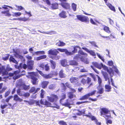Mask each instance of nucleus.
Returning <instances> with one entry per match:
<instances>
[{"instance_id":"nucleus-1","label":"nucleus","mask_w":125,"mask_h":125,"mask_svg":"<svg viewBox=\"0 0 125 125\" xmlns=\"http://www.w3.org/2000/svg\"><path fill=\"white\" fill-rule=\"evenodd\" d=\"M86 77V75L84 74L81 75L79 76V77L80 78L82 77L80 81L81 83L83 85H85L86 84H89L88 87H90L91 86L93 85V83H91L92 80L90 77H88L86 79L84 78Z\"/></svg>"},{"instance_id":"nucleus-2","label":"nucleus","mask_w":125,"mask_h":125,"mask_svg":"<svg viewBox=\"0 0 125 125\" xmlns=\"http://www.w3.org/2000/svg\"><path fill=\"white\" fill-rule=\"evenodd\" d=\"M30 74V76L31 80V82L33 85H36L38 84V81L37 77H38L39 75L38 73L36 72H31L29 73Z\"/></svg>"},{"instance_id":"nucleus-3","label":"nucleus","mask_w":125,"mask_h":125,"mask_svg":"<svg viewBox=\"0 0 125 125\" xmlns=\"http://www.w3.org/2000/svg\"><path fill=\"white\" fill-rule=\"evenodd\" d=\"M59 53V52L56 49L52 50L51 49L48 51V54L54 56H51L50 57L53 60H57L58 57L56 56L57 54Z\"/></svg>"},{"instance_id":"nucleus-4","label":"nucleus","mask_w":125,"mask_h":125,"mask_svg":"<svg viewBox=\"0 0 125 125\" xmlns=\"http://www.w3.org/2000/svg\"><path fill=\"white\" fill-rule=\"evenodd\" d=\"M61 2L60 5L65 10H70L71 6L70 4L66 2L67 0H59Z\"/></svg>"},{"instance_id":"nucleus-5","label":"nucleus","mask_w":125,"mask_h":125,"mask_svg":"<svg viewBox=\"0 0 125 125\" xmlns=\"http://www.w3.org/2000/svg\"><path fill=\"white\" fill-rule=\"evenodd\" d=\"M76 17L78 20L82 22L88 23L89 22V18L88 17L81 15H78Z\"/></svg>"},{"instance_id":"nucleus-6","label":"nucleus","mask_w":125,"mask_h":125,"mask_svg":"<svg viewBox=\"0 0 125 125\" xmlns=\"http://www.w3.org/2000/svg\"><path fill=\"white\" fill-rule=\"evenodd\" d=\"M50 95V96H47V97L48 101L50 102H56L59 99L58 96L56 95L51 94Z\"/></svg>"},{"instance_id":"nucleus-7","label":"nucleus","mask_w":125,"mask_h":125,"mask_svg":"<svg viewBox=\"0 0 125 125\" xmlns=\"http://www.w3.org/2000/svg\"><path fill=\"white\" fill-rule=\"evenodd\" d=\"M74 60L76 61L78 60L79 59L82 61L85 62L87 61V59L85 57L82 56L80 54H77L73 58Z\"/></svg>"},{"instance_id":"nucleus-8","label":"nucleus","mask_w":125,"mask_h":125,"mask_svg":"<svg viewBox=\"0 0 125 125\" xmlns=\"http://www.w3.org/2000/svg\"><path fill=\"white\" fill-rule=\"evenodd\" d=\"M100 113L101 115H102L110 114V111L108 108L103 107L101 108Z\"/></svg>"},{"instance_id":"nucleus-9","label":"nucleus","mask_w":125,"mask_h":125,"mask_svg":"<svg viewBox=\"0 0 125 125\" xmlns=\"http://www.w3.org/2000/svg\"><path fill=\"white\" fill-rule=\"evenodd\" d=\"M78 77H72L70 79V80L71 83H77L76 84H77L78 85L80 86L81 85L80 83H78L79 82H78Z\"/></svg>"},{"instance_id":"nucleus-10","label":"nucleus","mask_w":125,"mask_h":125,"mask_svg":"<svg viewBox=\"0 0 125 125\" xmlns=\"http://www.w3.org/2000/svg\"><path fill=\"white\" fill-rule=\"evenodd\" d=\"M40 90V88H37L36 89L35 86L32 87L29 91L30 93H34L35 94L37 93Z\"/></svg>"},{"instance_id":"nucleus-11","label":"nucleus","mask_w":125,"mask_h":125,"mask_svg":"<svg viewBox=\"0 0 125 125\" xmlns=\"http://www.w3.org/2000/svg\"><path fill=\"white\" fill-rule=\"evenodd\" d=\"M82 49L86 51L89 53L91 55L93 56H94L96 55V54L94 51L92 50H89L87 48L84 47H82Z\"/></svg>"},{"instance_id":"nucleus-12","label":"nucleus","mask_w":125,"mask_h":125,"mask_svg":"<svg viewBox=\"0 0 125 125\" xmlns=\"http://www.w3.org/2000/svg\"><path fill=\"white\" fill-rule=\"evenodd\" d=\"M28 68L29 69L31 70L33 68L34 64V61L33 60H30L27 62Z\"/></svg>"},{"instance_id":"nucleus-13","label":"nucleus","mask_w":125,"mask_h":125,"mask_svg":"<svg viewBox=\"0 0 125 125\" xmlns=\"http://www.w3.org/2000/svg\"><path fill=\"white\" fill-rule=\"evenodd\" d=\"M19 86L20 87H22L23 89L25 91L28 90L30 88V85H27L24 83H22L20 84Z\"/></svg>"},{"instance_id":"nucleus-14","label":"nucleus","mask_w":125,"mask_h":125,"mask_svg":"<svg viewBox=\"0 0 125 125\" xmlns=\"http://www.w3.org/2000/svg\"><path fill=\"white\" fill-rule=\"evenodd\" d=\"M59 75L60 78H65L66 76V75L64 73V71L62 69L59 71Z\"/></svg>"},{"instance_id":"nucleus-15","label":"nucleus","mask_w":125,"mask_h":125,"mask_svg":"<svg viewBox=\"0 0 125 125\" xmlns=\"http://www.w3.org/2000/svg\"><path fill=\"white\" fill-rule=\"evenodd\" d=\"M57 50L61 52H65L66 54L68 55H69V53H70L66 49L58 48L57 49Z\"/></svg>"},{"instance_id":"nucleus-16","label":"nucleus","mask_w":125,"mask_h":125,"mask_svg":"<svg viewBox=\"0 0 125 125\" xmlns=\"http://www.w3.org/2000/svg\"><path fill=\"white\" fill-rule=\"evenodd\" d=\"M49 83L48 81H43L42 82L41 84L42 88L44 89L46 88Z\"/></svg>"},{"instance_id":"nucleus-17","label":"nucleus","mask_w":125,"mask_h":125,"mask_svg":"<svg viewBox=\"0 0 125 125\" xmlns=\"http://www.w3.org/2000/svg\"><path fill=\"white\" fill-rule=\"evenodd\" d=\"M21 73H22L21 74L18 75L17 76H15L13 77V78L14 80H16L17 79H18L20 78L21 77L25 75H26V73L25 71L24 70H23L21 72Z\"/></svg>"},{"instance_id":"nucleus-18","label":"nucleus","mask_w":125,"mask_h":125,"mask_svg":"<svg viewBox=\"0 0 125 125\" xmlns=\"http://www.w3.org/2000/svg\"><path fill=\"white\" fill-rule=\"evenodd\" d=\"M59 15L60 17L62 18H65L67 17L66 14V12L64 10L62 11L59 14Z\"/></svg>"},{"instance_id":"nucleus-19","label":"nucleus","mask_w":125,"mask_h":125,"mask_svg":"<svg viewBox=\"0 0 125 125\" xmlns=\"http://www.w3.org/2000/svg\"><path fill=\"white\" fill-rule=\"evenodd\" d=\"M13 100L16 101H18L20 102H21L23 101L22 99L20 98L16 94L14 95Z\"/></svg>"},{"instance_id":"nucleus-20","label":"nucleus","mask_w":125,"mask_h":125,"mask_svg":"<svg viewBox=\"0 0 125 125\" xmlns=\"http://www.w3.org/2000/svg\"><path fill=\"white\" fill-rule=\"evenodd\" d=\"M91 119L92 121H94L95 122L96 124L97 125H101V123L100 122H98L97 120L96 119V118L94 116L92 115L91 118Z\"/></svg>"},{"instance_id":"nucleus-21","label":"nucleus","mask_w":125,"mask_h":125,"mask_svg":"<svg viewBox=\"0 0 125 125\" xmlns=\"http://www.w3.org/2000/svg\"><path fill=\"white\" fill-rule=\"evenodd\" d=\"M103 27V30L106 32L108 33H111V31L108 27L104 25H102Z\"/></svg>"},{"instance_id":"nucleus-22","label":"nucleus","mask_w":125,"mask_h":125,"mask_svg":"<svg viewBox=\"0 0 125 125\" xmlns=\"http://www.w3.org/2000/svg\"><path fill=\"white\" fill-rule=\"evenodd\" d=\"M79 46H77L73 47V50L72 52H69L70 53H69V55H73L74 54L76 53L77 51V50L76 48H79Z\"/></svg>"},{"instance_id":"nucleus-23","label":"nucleus","mask_w":125,"mask_h":125,"mask_svg":"<svg viewBox=\"0 0 125 125\" xmlns=\"http://www.w3.org/2000/svg\"><path fill=\"white\" fill-rule=\"evenodd\" d=\"M49 62L51 63V67L52 68V69H54L56 65L55 62L52 60H50Z\"/></svg>"},{"instance_id":"nucleus-24","label":"nucleus","mask_w":125,"mask_h":125,"mask_svg":"<svg viewBox=\"0 0 125 125\" xmlns=\"http://www.w3.org/2000/svg\"><path fill=\"white\" fill-rule=\"evenodd\" d=\"M53 74L52 73H49L48 74H44L43 77L46 79H48L53 77Z\"/></svg>"},{"instance_id":"nucleus-25","label":"nucleus","mask_w":125,"mask_h":125,"mask_svg":"<svg viewBox=\"0 0 125 125\" xmlns=\"http://www.w3.org/2000/svg\"><path fill=\"white\" fill-rule=\"evenodd\" d=\"M58 4L57 3H55L51 4V8L52 9H56L58 8Z\"/></svg>"},{"instance_id":"nucleus-26","label":"nucleus","mask_w":125,"mask_h":125,"mask_svg":"<svg viewBox=\"0 0 125 125\" xmlns=\"http://www.w3.org/2000/svg\"><path fill=\"white\" fill-rule=\"evenodd\" d=\"M107 6L110 8V9L112 10L115 12L116 10L114 6L110 3H107L106 4Z\"/></svg>"},{"instance_id":"nucleus-27","label":"nucleus","mask_w":125,"mask_h":125,"mask_svg":"<svg viewBox=\"0 0 125 125\" xmlns=\"http://www.w3.org/2000/svg\"><path fill=\"white\" fill-rule=\"evenodd\" d=\"M62 105L66 107H69L70 105L71 104L69 102V101L68 99H67L66 100V102L65 103H62V102L61 103Z\"/></svg>"},{"instance_id":"nucleus-28","label":"nucleus","mask_w":125,"mask_h":125,"mask_svg":"<svg viewBox=\"0 0 125 125\" xmlns=\"http://www.w3.org/2000/svg\"><path fill=\"white\" fill-rule=\"evenodd\" d=\"M1 13L2 14H5L6 16L10 17L11 15L10 13L9 10H8L4 11H2L1 12Z\"/></svg>"},{"instance_id":"nucleus-29","label":"nucleus","mask_w":125,"mask_h":125,"mask_svg":"<svg viewBox=\"0 0 125 125\" xmlns=\"http://www.w3.org/2000/svg\"><path fill=\"white\" fill-rule=\"evenodd\" d=\"M107 71L110 74V76L112 77L114 73V72L113 70L110 68L109 69H108L107 68Z\"/></svg>"},{"instance_id":"nucleus-30","label":"nucleus","mask_w":125,"mask_h":125,"mask_svg":"<svg viewBox=\"0 0 125 125\" xmlns=\"http://www.w3.org/2000/svg\"><path fill=\"white\" fill-rule=\"evenodd\" d=\"M105 88L106 90L105 91L106 92H109L111 91V87L109 85H105Z\"/></svg>"},{"instance_id":"nucleus-31","label":"nucleus","mask_w":125,"mask_h":125,"mask_svg":"<svg viewBox=\"0 0 125 125\" xmlns=\"http://www.w3.org/2000/svg\"><path fill=\"white\" fill-rule=\"evenodd\" d=\"M2 83H0V94L4 92L6 89V88L5 87H3L2 88Z\"/></svg>"},{"instance_id":"nucleus-32","label":"nucleus","mask_w":125,"mask_h":125,"mask_svg":"<svg viewBox=\"0 0 125 125\" xmlns=\"http://www.w3.org/2000/svg\"><path fill=\"white\" fill-rule=\"evenodd\" d=\"M17 94L20 96H22L24 92L21 90L20 89H18L17 90Z\"/></svg>"},{"instance_id":"nucleus-33","label":"nucleus","mask_w":125,"mask_h":125,"mask_svg":"<svg viewBox=\"0 0 125 125\" xmlns=\"http://www.w3.org/2000/svg\"><path fill=\"white\" fill-rule=\"evenodd\" d=\"M19 67L22 68L23 69H25L27 67L28 68V65H27L25 63L22 64V63H21L20 64Z\"/></svg>"},{"instance_id":"nucleus-34","label":"nucleus","mask_w":125,"mask_h":125,"mask_svg":"<svg viewBox=\"0 0 125 125\" xmlns=\"http://www.w3.org/2000/svg\"><path fill=\"white\" fill-rule=\"evenodd\" d=\"M68 97L70 99H72L74 97H76L75 95L73 94V92H69L68 93Z\"/></svg>"},{"instance_id":"nucleus-35","label":"nucleus","mask_w":125,"mask_h":125,"mask_svg":"<svg viewBox=\"0 0 125 125\" xmlns=\"http://www.w3.org/2000/svg\"><path fill=\"white\" fill-rule=\"evenodd\" d=\"M56 45L59 47L63 46L65 45V43L63 42L59 41V42L56 43Z\"/></svg>"},{"instance_id":"nucleus-36","label":"nucleus","mask_w":125,"mask_h":125,"mask_svg":"<svg viewBox=\"0 0 125 125\" xmlns=\"http://www.w3.org/2000/svg\"><path fill=\"white\" fill-rule=\"evenodd\" d=\"M61 63L62 65L63 66L65 67L67 65V61L65 60L61 61Z\"/></svg>"},{"instance_id":"nucleus-37","label":"nucleus","mask_w":125,"mask_h":125,"mask_svg":"<svg viewBox=\"0 0 125 125\" xmlns=\"http://www.w3.org/2000/svg\"><path fill=\"white\" fill-rule=\"evenodd\" d=\"M96 92V90H94L91 92L90 93H89L87 94H86L88 98L90 96H93V95Z\"/></svg>"},{"instance_id":"nucleus-38","label":"nucleus","mask_w":125,"mask_h":125,"mask_svg":"<svg viewBox=\"0 0 125 125\" xmlns=\"http://www.w3.org/2000/svg\"><path fill=\"white\" fill-rule=\"evenodd\" d=\"M78 111L79 112L76 113V114L77 115L79 116H80L82 114H85V111L84 109L82 111L78 110Z\"/></svg>"},{"instance_id":"nucleus-39","label":"nucleus","mask_w":125,"mask_h":125,"mask_svg":"<svg viewBox=\"0 0 125 125\" xmlns=\"http://www.w3.org/2000/svg\"><path fill=\"white\" fill-rule=\"evenodd\" d=\"M69 62L70 64L71 65H78L77 62L74 60H71L69 61Z\"/></svg>"},{"instance_id":"nucleus-40","label":"nucleus","mask_w":125,"mask_h":125,"mask_svg":"<svg viewBox=\"0 0 125 125\" xmlns=\"http://www.w3.org/2000/svg\"><path fill=\"white\" fill-rule=\"evenodd\" d=\"M40 92V97L41 98H43L44 97V95L45 93V91L43 89H42Z\"/></svg>"},{"instance_id":"nucleus-41","label":"nucleus","mask_w":125,"mask_h":125,"mask_svg":"<svg viewBox=\"0 0 125 125\" xmlns=\"http://www.w3.org/2000/svg\"><path fill=\"white\" fill-rule=\"evenodd\" d=\"M61 99H60V101L61 103L62 102V100L66 98V94L65 93H62L61 96Z\"/></svg>"},{"instance_id":"nucleus-42","label":"nucleus","mask_w":125,"mask_h":125,"mask_svg":"<svg viewBox=\"0 0 125 125\" xmlns=\"http://www.w3.org/2000/svg\"><path fill=\"white\" fill-rule=\"evenodd\" d=\"M93 65L95 67L100 69H101L102 68V67L101 65L96 62L94 63Z\"/></svg>"},{"instance_id":"nucleus-43","label":"nucleus","mask_w":125,"mask_h":125,"mask_svg":"<svg viewBox=\"0 0 125 125\" xmlns=\"http://www.w3.org/2000/svg\"><path fill=\"white\" fill-rule=\"evenodd\" d=\"M9 59L10 62H11L15 63H16L17 62L16 60L12 56L10 57Z\"/></svg>"},{"instance_id":"nucleus-44","label":"nucleus","mask_w":125,"mask_h":125,"mask_svg":"<svg viewBox=\"0 0 125 125\" xmlns=\"http://www.w3.org/2000/svg\"><path fill=\"white\" fill-rule=\"evenodd\" d=\"M103 75L105 81H107L109 79L108 74L106 73H104L103 74Z\"/></svg>"},{"instance_id":"nucleus-45","label":"nucleus","mask_w":125,"mask_h":125,"mask_svg":"<svg viewBox=\"0 0 125 125\" xmlns=\"http://www.w3.org/2000/svg\"><path fill=\"white\" fill-rule=\"evenodd\" d=\"M88 99V98L86 94L81 96L79 99V100H87Z\"/></svg>"},{"instance_id":"nucleus-46","label":"nucleus","mask_w":125,"mask_h":125,"mask_svg":"<svg viewBox=\"0 0 125 125\" xmlns=\"http://www.w3.org/2000/svg\"><path fill=\"white\" fill-rule=\"evenodd\" d=\"M100 87V89L98 90V91L97 92V93L100 94H102L103 93L104 91V89L102 86L101 87Z\"/></svg>"},{"instance_id":"nucleus-47","label":"nucleus","mask_w":125,"mask_h":125,"mask_svg":"<svg viewBox=\"0 0 125 125\" xmlns=\"http://www.w3.org/2000/svg\"><path fill=\"white\" fill-rule=\"evenodd\" d=\"M44 105H45L46 107L50 106L51 105V103L47 100H45L44 102Z\"/></svg>"},{"instance_id":"nucleus-48","label":"nucleus","mask_w":125,"mask_h":125,"mask_svg":"<svg viewBox=\"0 0 125 125\" xmlns=\"http://www.w3.org/2000/svg\"><path fill=\"white\" fill-rule=\"evenodd\" d=\"M71 6L73 11H76V10L77 5L74 3H73L72 4Z\"/></svg>"},{"instance_id":"nucleus-49","label":"nucleus","mask_w":125,"mask_h":125,"mask_svg":"<svg viewBox=\"0 0 125 125\" xmlns=\"http://www.w3.org/2000/svg\"><path fill=\"white\" fill-rule=\"evenodd\" d=\"M35 53L37 55H38L40 54H44L45 52L43 51H38L35 52Z\"/></svg>"},{"instance_id":"nucleus-50","label":"nucleus","mask_w":125,"mask_h":125,"mask_svg":"<svg viewBox=\"0 0 125 125\" xmlns=\"http://www.w3.org/2000/svg\"><path fill=\"white\" fill-rule=\"evenodd\" d=\"M98 79V83L99 84V86L101 87V83L102 82V80L100 77L98 75H97Z\"/></svg>"},{"instance_id":"nucleus-51","label":"nucleus","mask_w":125,"mask_h":125,"mask_svg":"<svg viewBox=\"0 0 125 125\" xmlns=\"http://www.w3.org/2000/svg\"><path fill=\"white\" fill-rule=\"evenodd\" d=\"M79 53L82 55H84L85 57H87V54L83 52V51L82 50H80L79 51Z\"/></svg>"},{"instance_id":"nucleus-52","label":"nucleus","mask_w":125,"mask_h":125,"mask_svg":"<svg viewBox=\"0 0 125 125\" xmlns=\"http://www.w3.org/2000/svg\"><path fill=\"white\" fill-rule=\"evenodd\" d=\"M30 94L28 92H24L23 96L25 98H27L30 96Z\"/></svg>"},{"instance_id":"nucleus-53","label":"nucleus","mask_w":125,"mask_h":125,"mask_svg":"<svg viewBox=\"0 0 125 125\" xmlns=\"http://www.w3.org/2000/svg\"><path fill=\"white\" fill-rule=\"evenodd\" d=\"M58 124L60 125H67L65 122L62 120L59 121Z\"/></svg>"},{"instance_id":"nucleus-54","label":"nucleus","mask_w":125,"mask_h":125,"mask_svg":"<svg viewBox=\"0 0 125 125\" xmlns=\"http://www.w3.org/2000/svg\"><path fill=\"white\" fill-rule=\"evenodd\" d=\"M44 67L45 68V71H48L49 70L50 67L48 63H47L46 64H45V65Z\"/></svg>"},{"instance_id":"nucleus-55","label":"nucleus","mask_w":125,"mask_h":125,"mask_svg":"<svg viewBox=\"0 0 125 125\" xmlns=\"http://www.w3.org/2000/svg\"><path fill=\"white\" fill-rule=\"evenodd\" d=\"M21 14V13L19 12H15L13 13V16L18 17L20 16Z\"/></svg>"},{"instance_id":"nucleus-56","label":"nucleus","mask_w":125,"mask_h":125,"mask_svg":"<svg viewBox=\"0 0 125 125\" xmlns=\"http://www.w3.org/2000/svg\"><path fill=\"white\" fill-rule=\"evenodd\" d=\"M89 101H84L78 102L76 103V104H80L84 103H89Z\"/></svg>"},{"instance_id":"nucleus-57","label":"nucleus","mask_w":125,"mask_h":125,"mask_svg":"<svg viewBox=\"0 0 125 125\" xmlns=\"http://www.w3.org/2000/svg\"><path fill=\"white\" fill-rule=\"evenodd\" d=\"M10 92V89H9L6 92L4 96L6 97L7 96L9 95Z\"/></svg>"},{"instance_id":"nucleus-58","label":"nucleus","mask_w":125,"mask_h":125,"mask_svg":"<svg viewBox=\"0 0 125 125\" xmlns=\"http://www.w3.org/2000/svg\"><path fill=\"white\" fill-rule=\"evenodd\" d=\"M14 52L15 53L14 54V55L15 56H16V55H18L19 58L21 59H23L24 58V57L23 56L19 55V54L16 52Z\"/></svg>"},{"instance_id":"nucleus-59","label":"nucleus","mask_w":125,"mask_h":125,"mask_svg":"<svg viewBox=\"0 0 125 125\" xmlns=\"http://www.w3.org/2000/svg\"><path fill=\"white\" fill-rule=\"evenodd\" d=\"M20 72V70H17L15 71L13 73L14 75L13 77L17 76L18 75V74Z\"/></svg>"},{"instance_id":"nucleus-60","label":"nucleus","mask_w":125,"mask_h":125,"mask_svg":"<svg viewBox=\"0 0 125 125\" xmlns=\"http://www.w3.org/2000/svg\"><path fill=\"white\" fill-rule=\"evenodd\" d=\"M6 55H7V56L2 58V59L4 61H6L8 60L10 56V54H7Z\"/></svg>"},{"instance_id":"nucleus-61","label":"nucleus","mask_w":125,"mask_h":125,"mask_svg":"<svg viewBox=\"0 0 125 125\" xmlns=\"http://www.w3.org/2000/svg\"><path fill=\"white\" fill-rule=\"evenodd\" d=\"M34 104V100L31 99L29 101L28 104L30 105H31Z\"/></svg>"},{"instance_id":"nucleus-62","label":"nucleus","mask_w":125,"mask_h":125,"mask_svg":"<svg viewBox=\"0 0 125 125\" xmlns=\"http://www.w3.org/2000/svg\"><path fill=\"white\" fill-rule=\"evenodd\" d=\"M13 97V96H9L6 99H5V101L8 103L9 101Z\"/></svg>"},{"instance_id":"nucleus-63","label":"nucleus","mask_w":125,"mask_h":125,"mask_svg":"<svg viewBox=\"0 0 125 125\" xmlns=\"http://www.w3.org/2000/svg\"><path fill=\"white\" fill-rule=\"evenodd\" d=\"M5 70V66H2L0 64V71L1 72H2L3 70Z\"/></svg>"},{"instance_id":"nucleus-64","label":"nucleus","mask_w":125,"mask_h":125,"mask_svg":"<svg viewBox=\"0 0 125 125\" xmlns=\"http://www.w3.org/2000/svg\"><path fill=\"white\" fill-rule=\"evenodd\" d=\"M54 88V86L53 84H50L48 86V88L50 90H52Z\"/></svg>"}]
</instances>
